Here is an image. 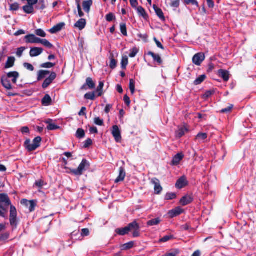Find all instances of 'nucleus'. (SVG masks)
<instances>
[{
  "label": "nucleus",
  "instance_id": "nucleus-32",
  "mask_svg": "<svg viewBox=\"0 0 256 256\" xmlns=\"http://www.w3.org/2000/svg\"><path fill=\"white\" fill-rule=\"evenodd\" d=\"M208 138L206 133L200 132L196 136V140H198L199 142H203Z\"/></svg>",
  "mask_w": 256,
  "mask_h": 256
},
{
  "label": "nucleus",
  "instance_id": "nucleus-46",
  "mask_svg": "<svg viewBox=\"0 0 256 256\" xmlns=\"http://www.w3.org/2000/svg\"><path fill=\"white\" fill-rule=\"evenodd\" d=\"M130 90L132 94H133L135 92V82L132 79H130Z\"/></svg>",
  "mask_w": 256,
  "mask_h": 256
},
{
  "label": "nucleus",
  "instance_id": "nucleus-50",
  "mask_svg": "<svg viewBox=\"0 0 256 256\" xmlns=\"http://www.w3.org/2000/svg\"><path fill=\"white\" fill-rule=\"evenodd\" d=\"M84 98L87 100H94L95 99V94L94 92H88L84 95Z\"/></svg>",
  "mask_w": 256,
  "mask_h": 256
},
{
  "label": "nucleus",
  "instance_id": "nucleus-22",
  "mask_svg": "<svg viewBox=\"0 0 256 256\" xmlns=\"http://www.w3.org/2000/svg\"><path fill=\"white\" fill-rule=\"evenodd\" d=\"M92 4V0H88L86 1H84L82 2V6L84 10L87 12L89 13L90 7Z\"/></svg>",
  "mask_w": 256,
  "mask_h": 256
},
{
  "label": "nucleus",
  "instance_id": "nucleus-9",
  "mask_svg": "<svg viewBox=\"0 0 256 256\" xmlns=\"http://www.w3.org/2000/svg\"><path fill=\"white\" fill-rule=\"evenodd\" d=\"M188 184L186 176L180 177L176 184V187L178 189H181L186 186Z\"/></svg>",
  "mask_w": 256,
  "mask_h": 256
},
{
  "label": "nucleus",
  "instance_id": "nucleus-7",
  "mask_svg": "<svg viewBox=\"0 0 256 256\" xmlns=\"http://www.w3.org/2000/svg\"><path fill=\"white\" fill-rule=\"evenodd\" d=\"M56 74L54 72H52L50 76L46 78L42 84V88L44 89L47 88L56 79Z\"/></svg>",
  "mask_w": 256,
  "mask_h": 256
},
{
  "label": "nucleus",
  "instance_id": "nucleus-55",
  "mask_svg": "<svg viewBox=\"0 0 256 256\" xmlns=\"http://www.w3.org/2000/svg\"><path fill=\"white\" fill-rule=\"evenodd\" d=\"M233 105L230 104L229 106H228L227 108H223L220 110L221 113H228L230 112L232 109L233 108Z\"/></svg>",
  "mask_w": 256,
  "mask_h": 256
},
{
  "label": "nucleus",
  "instance_id": "nucleus-13",
  "mask_svg": "<svg viewBox=\"0 0 256 256\" xmlns=\"http://www.w3.org/2000/svg\"><path fill=\"white\" fill-rule=\"evenodd\" d=\"M43 50V48H32L30 52V55L31 57H36L42 54Z\"/></svg>",
  "mask_w": 256,
  "mask_h": 256
},
{
  "label": "nucleus",
  "instance_id": "nucleus-17",
  "mask_svg": "<svg viewBox=\"0 0 256 256\" xmlns=\"http://www.w3.org/2000/svg\"><path fill=\"white\" fill-rule=\"evenodd\" d=\"M64 26H65L64 23V22L60 23V24H57L56 25L54 26L52 28H50V30L49 32L51 34H52L56 33V32L60 31Z\"/></svg>",
  "mask_w": 256,
  "mask_h": 256
},
{
  "label": "nucleus",
  "instance_id": "nucleus-4",
  "mask_svg": "<svg viewBox=\"0 0 256 256\" xmlns=\"http://www.w3.org/2000/svg\"><path fill=\"white\" fill-rule=\"evenodd\" d=\"M90 166L89 162L86 159H83L78 167L76 169L72 170V172L76 176H80L84 171L89 168Z\"/></svg>",
  "mask_w": 256,
  "mask_h": 256
},
{
  "label": "nucleus",
  "instance_id": "nucleus-19",
  "mask_svg": "<svg viewBox=\"0 0 256 256\" xmlns=\"http://www.w3.org/2000/svg\"><path fill=\"white\" fill-rule=\"evenodd\" d=\"M86 26V20L84 18H80L74 25V27L79 30H83Z\"/></svg>",
  "mask_w": 256,
  "mask_h": 256
},
{
  "label": "nucleus",
  "instance_id": "nucleus-43",
  "mask_svg": "<svg viewBox=\"0 0 256 256\" xmlns=\"http://www.w3.org/2000/svg\"><path fill=\"white\" fill-rule=\"evenodd\" d=\"M35 34L38 36L42 38H44L46 36V32L41 28L36 30H35Z\"/></svg>",
  "mask_w": 256,
  "mask_h": 256
},
{
  "label": "nucleus",
  "instance_id": "nucleus-61",
  "mask_svg": "<svg viewBox=\"0 0 256 256\" xmlns=\"http://www.w3.org/2000/svg\"><path fill=\"white\" fill-rule=\"evenodd\" d=\"M180 0H174L172 2L170 6L174 8H178L180 5Z\"/></svg>",
  "mask_w": 256,
  "mask_h": 256
},
{
  "label": "nucleus",
  "instance_id": "nucleus-6",
  "mask_svg": "<svg viewBox=\"0 0 256 256\" xmlns=\"http://www.w3.org/2000/svg\"><path fill=\"white\" fill-rule=\"evenodd\" d=\"M112 134L117 142H121L122 136L120 130L116 125L114 126L112 128Z\"/></svg>",
  "mask_w": 256,
  "mask_h": 256
},
{
  "label": "nucleus",
  "instance_id": "nucleus-49",
  "mask_svg": "<svg viewBox=\"0 0 256 256\" xmlns=\"http://www.w3.org/2000/svg\"><path fill=\"white\" fill-rule=\"evenodd\" d=\"M20 8V5L18 3L15 2L14 4H10V10L12 11L18 10Z\"/></svg>",
  "mask_w": 256,
  "mask_h": 256
},
{
  "label": "nucleus",
  "instance_id": "nucleus-31",
  "mask_svg": "<svg viewBox=\"0 0 256 256\" xmlns=\"http://www.w3.org/2000/svg\"><path fill=\"white\" fill-rule=\"evenodd\" d=\"M22 9L24 12L28 14H32L34 12V6L28 4L27 5L24 6L22 7Z\"/></svg>",
  "mask_w": 256,
  "mask_h": 256
},
{
  "label": "nucleus",
  "instance_id": "nucleus-33",
  "mask_svg": "<svg viewBox=\"0 0 256 256\" xmlns=\"http://www.w3.org/2000/svg\"><path fill=\"white\" fill-rule=\"evenodd\" d=\"M161 222L160 219L159 218L152 219L150 220H148L147 222V225L148 226H156L158 224Z\"/></svg>",
  "mask_w": 256,
  "mask_h": 256
},
{
  "label": "nucleus",
  "instance_id": "nucleus-35",
  "mask_svg": "<svg viewBox=\"0 0 256 256\" xmlns=\"http://www.w3.org/2000/svg\"><path fill=\"white\" fill-rule=\"evenodd\" d=\"M206 78V76L205 74L201 75L194 81V83L196 86L202 84Z\"/></svg>",
  "mask_w": 256,
  "mask_h": 256
},
{
  "label": "nucleus",
  "instance_id": "nucleus-25",
  "mask_svg": "<svg viewBox=\"0 0 256 256\" xmlns=\"http://www.w3.org/2000/svg\"><path fill=\"white\" fill-rule=\"evenodd\" d=\"M136 9L140 16H142L145 20H146L148 18V14H146L145 10L142 6H138Z\"/></svg>",
  "mask_w": 256,
  "mask_h": 256
},
{
  "label": "nucleus",
  "instance_id": "nucleus-60",
  "mask_svg": "<svg viewBox=\"0 0 256 256\" xmlns=\"http://www.w3.org/2000/svg\"><path fill=\"white\" fill-rule=\"evenodd\" d=\"M90 234V231L88 228H83L82 230L81 235L82 236H88Z\"/></svg>",
  "mask_w": 256,
  "mask_h": 256
},
{
  "label": "nucleus",
  "instance_id": "nucleus-47",
  "mask_svg": "<svg viewBox=\"0 0 256 256\" xmlns=\"http://www.w3.org/2000/svg\"><path fill=\"white\" fill-rule=\"evenodd\" d=\"M130 52L129 54L130 57L134 58L138 53V49L136 47H134L130 50Z\"/></svg>",
  "mask_w": 256,
  "mask_h": 256
},
{
  "label": "nucleus",
  "instance_id": "nucleus-34",
  "mask_svg": "<svg viewBox=\"0 0 256 256\" xmlns=\"http://www.w3.org/2000/svg\"><path fill=\"white\" fill-rule=\"evenodd\" d=\"M187 131L186 128H180L176 132V136L179 138L182 137Z\"/></svg>",
  "mask_w": 256,
  "mask_h": 256
},
{
  "label": "nucleus",
  "instance_id": "nucleus-38",
  "mask_svg": "<svg viewBox=\"0 0 256 256\" xmlns=\"http://www.w3.org/2000/svg\"><path fill=\"white\" fill-rule=\"evenodd\" d=\"M120 30L122 34L124 36H127L128 33H127V28L126 24L124 23H121L120 24Z\"/></svg>",
  "mask_w": 256,
  "mask_h": 256
},
{
  "label": "nucleus",
  "instance_id": "nucleus-26",
  "mask_svg": "<svg viewBox=\"0 0 256 256\" xmlns=\"http://www.w3.org/2000/svg\"><path fill=\"white\" fill-rule=\"evenodd\" d=\"M15 62V58L13 56L8 57L7 61L6 63L4 68H9L12 67L14 66Z\"/></svg>",
  "mask_w": 256,
  "mask_h": 256
},
{
  "label": "nucleus",
  "instance_id": "nucleus-21",
  "mask_svg": "<svg viewBox=\"0 0 256 256\" xmlns=\"http://www.w3.org/2000/svg\"><path fill=\"white\" fill-rule=\"evenodd\" d=\"M148 56H151L154 62H156L158 64H161L162 63V60L159 54H155L152 52H148Z\"/></svg>",
  "mask_w": 256,
  "mask_h": 256
},
{
  "label": "nucleus",
  "instance_id": "nucleus-16",
  "mask_svg": "<svg viewBox=\"0 0 256 256\" xmlns=\"http://www.w3.org/2000/svg\"><path fill=\"white\" fill-rule=\"evenodd\" d=\"M20 76L19 73L17 72H11L7 74L6 76L8 78H12V83L16 84L17 80Z\"/></svg>",
  "mask_w": 256,
  "mask_h": 256
},
{
  "label": "nucleus",
  "instance_id": "nucleus-11",
  "mask_svg": "<svg viewBox=\"0 0 256 256\" xmlns=\"http://www.w3.org/2000/svg\"><path fill=\"white\" fill-rule=\"evenodd\" d=\"M1 82L2 86L8 90L12 89V86L8 78L6 76H3L1 78Z\"/></svg>",
  "mask_w": 256,
  "mask_h": 256
},
{
  "label": "nucleus",
  "instance_id": "nucleus-41",
  "mask_svg": "<svg viewBox=\"0 0 256 256\" xmlns=\"http://www.w3.org/2000/svg\"><path fill=\"white\" fill-rule=\"evenodd\" d=\"M134 246V242H130L123 244L122 246V250H127L132 248Z\"/></svg>",
  "mask_w": 256,
  "mask_h": 256
},
{
  "label": "nucleus",
  "instance_id": "nucleus-5",
  "mask_svg": "<svg viewBox=\"0 0 256 256\" xmlns=\"http://www.w3.org/2000/svg\"><path fill=\"white\" fill-rule=\"evenodd\" d=\"M151 183L154 185V194H161L163 188L160 185V181L156 178H152L150 180Z\"/></svg>",
  "mask_w": 256,
  "mask_h": 256
},
{
  "label": "nucleus",
  "instance_id": "nucleus-12",
  "mask_svg": "<svg viewBox=\"0 0 256 256\" xmlns=\"http://www.w3.org/2000/svg\"><path fill=\"white\" fill-rule=\"evenodd\" d=\"M184 210L180 207L178 206L174 209L170 210L168 212V214L170 218H172L179 216L182 214Z\"/></svg>",
  "mask_w": 256,
  "mask_h": 256
},
{
  "label": "nucleus",
  "instance_id": "nucleus-15",
  "mask_svg": "<svg viewBox=\"0 0 256 256\" xmlns=\"http://www.w3.org/2000/svg\"><path fill=\"white\" fill-rule=\"evenodd\" d=\"M194 200L193 197L190 195H186L183 196L180 200V204L185 206L191 203Z\"/></svg>",
  "mask_w": 256,
  "mask_h": 256
},
{
  "label": "nucleus",
  "instance_id": "nucleus-57",
  "mask_svg": "<svg viewBox=\"0 0 256 256\" xmlns=\"http://www.w3.org/2000/svg\"><path fill=\"white\" fill-rule=\"evenodd\" d=\"M106 20L108 22H112L115 18V16L112 13H109L106 16Z\"/></svg>",
  "mask_w": 256,
  "mask_h": 256
},
{
  "label": "nucleus",
  "instance_id": "nucleus-3",
  "mask_svg": "<svg viewBox=\"0 0 256 256\" xmlns=\"http://www.w3.org/2000/svg\"><path fill=\"white\" fill-rule=\"evenodd\" d=\"M42 138L40 136L36 137L32 142L30 140H26L24 142V146L29 152L36 150L40 146Z\"/></svg>",
  "mask_w": 256,
  "mask_h": 256
},
{
  "label": "nucleus",
  "instance_id": "nucleus-53",
  "mask_svg": "<svg viewBox=\"0 0 256 256\" xmlns=\"http://www.w3.org/2000/svg\"><path fill=\"white\" fill-rule=\"evenodd\" d=\"M24 68H26V70L32 72L34 70V68L33 66L29 63L24 62Z\"/></svg>",
  "mask_w": 256,
  "mask_h": 256
},
{
  "label": "nucleus",
  "instance_id": "nucleus-51",
  "mask_svg": "<svg viewBox=\"0 0 256 256\" xmlns=\"http://www.w3.org/2000/svg\"><path fill=\"white\" fill-rule=\"evenodd\" d=\"M55 64H53L52 62H48L46 63H44L40 65L41 68H52L55 66Z\"/></svg>",
  "mask_w": 256,
  "mask_h": 256
},
{
  "label": "nucleus",
  "instance_id": "nucleus-56",
  "mask_svg": "<svg viewBox=\"0 0 256 256\" xmlns=\"http://www.w3.org/2000/svg\"><path fill=\"white\" fill-rule=\"evenodd\" d=\"M26 49L25 47H20L17 49L16 55L18 57H21L24 51Z\"/></svg>",
  "mask_w": 256,
  "mask_h": 256
},
{
  "label": "nucleus",
  "instance_id": "nucleus-29",
  "mask_svg": "<svg viewBox=\"0 0 256 256\" xmlns=\"http://www.w3.org/2000/svg\"><path fill=\"white\" fill-rule=\"evenodd\" d=\"M50 72L48 70H40L38 72V80H40L44 78L47 75L49 74Z\"/></svg>",
  "mask_w": 256,
  "mask_h": 256
},
{
  "label": "nucleus",
  "instance_id": "nucleus-62",
  "mask_svg": "<svg viewBox=\"0 0 256 256\" xmlns=\"http://www.w3.org/2000/svg\"><path fill=\"white\" fill-rule=\"evenodd\" d=\"M44 181L41 180L36 181L35 183L36 186L39 188H42L44 186Z\"/></svg>",
  "mask_w": 256,
  "mask_h": 256
},
{
  "label": "nucleus",
  "instance_id": "nucleus-18",
  "mask_svg": "<svg viewBox=\"0 0 256 256\" xmlns=\"http://www.w3.org/2000/svg\"><path fill=\"white\" fill-rule=\"evenodd\" d=\"M184 155L182 153H178L175 155L172 161V164L174 166L178 165L180 161L183 158Z\"/></svg>",
  "mask_w": 256,
  "mask_h": 256
},
{
  "label": "nucleus",
  "instance_id": "nucleus-1",
  "mask_svg": "<svg viewBox=\"0 0 256 256\" xmlns=\"http://www.w3.org/2000/svg\"><path fill=\"white\" fill-rule=\"evenodd\" d=\"M9 206H10V224L16 228L18 226L16 209L12 204L10 198L6 194H0V208L8 213Z\"/></svg>",
  "mask_w": 256,
  "mask_h": 256
},
{
  "label": "nucleus",
  "instance_id": "nucleus-36",
  "mask_svg": "<svg viewBox=\"0 0 256 256\" xmlns=\"http://www.w3.org/2000/svg\"><path fill=\"white\" fill-rule=\"evenodd\" d=\"M104 86V83L103 82H100L98 86L96 88V92H98V96H100L103 94L102 89Z\"/></svg>",
  "mask_w": 256,
  "mask_h": 256
},
{
  "label": "nucleus",
  "instance_id": "nucleus-2",
  "mask_svg": "<svg viewBox=\"0 0 256 256\" xmlns=\"http://www.w3.org/2000/svg\"><path fill=\"white\" fill-rule=\"evenodd\" d=\"M140 227L136 221H134L124 228L116 229L115 232L120 236H124L130 232H132L133 237L136 238L140 236Z\"/></svg>",
  "mask_w": 256,
  "mask_h": 256
},
{
  "label": "nucleus",
  "instance_id": "nucleus-44",
  "mask_svg": "<svg viewBox=\"0 0 256 256\" xmlns=\"http://www.w3.org/2000/svg\"><path fill=\"white\" fill-rule=\"evenodd\" d=\"M214 90H207L205 92V93L202 96V98L204 99H207L210 96H211L212 94H214Z\"/></svg>",
  "mask_w": 256,
  "mask_h": 256
},
{
  "label": "nucleus",
  "instance_id": "nucleus-42",
  "mask_svg": "<svg viewBox=\"0 0 256 256\" xmlns=\"http://www.w3.org/2000/svg\"><path fill=\"white\" fill-rule=\"evenodd\" d=\"M176 198V193L174 192H168L165 196L166 200H172L175 199Z\"/></svg>",
  "mask_w": 256,
  "mask_h": 256
},
{
  "label": "nucleus",
  "instance_id": "nucleus-30",
  "mask_svg": "<svg viewBox=\"0 0 256 256\" xmlns=\"http://www.w3.org/2000/svg\"><path fill=\"white\" fill-rule=\"evenodd\" d=\"M52 120L49 119L46 122V123L48 124V126H47V128L49 130H58L60 128L59 126L58 125H56L54 124H52L51 122Z\"/></svg>",
  "mask_w": 256,
  "mask_h": 256
},
{
  "label": "nucleus",
  "instance_id": "nucleus-63",
  "mask_svg": "<svg viewBox=\"0 0 256 256\" xmlns=\"http://www.w3.org/2000/svg\"><path fill=\"white\" fill-rule=\"evenodd\" d=\"M138 36L140 38H141L142 39L144 42H147L148 38V35L147 34H138Z\"/></svg>",
  "mask_w": 256,
  "mask_h": 256
},
{
  "label": "nucleus",
  "instance_id": "nucleus-40",
  "mask_svg": "<svg viewBox=\"0 0 256 256\" xmlns=\"http://www.w3.org/2000/svg\"><path fill=\"white\" fill-rule=\"evenodd\" d=\"M38 4L36 6V8L38 10H43L46 8V6L45 4V2L44 0H40L38 2Z\"/></svg>",
  "mask_w": 256,
  "mask_h": 256
},
{
  "label": "nucleus",
  "instance_id": "nucleus-24",
  "mask_svg": "<svg viewBox=\"0 0 256 256\" xmlns=\"http://www.w3.org/2000/svg\"><path fill=\"white\" fill-rule=\"evenodd\" d=\"M218 74L219 76L222 78L225 82L228 80L230 76L229 73L228 71L224 70H218Z\"/></svg>",
  "mask_w": 256,
  "mask_h": 256
},
{
  "label": "nucleus",
  "instance_id": "nucleus-54",
  "mask_svg": "<svg viewBox=\"0 0 256 256\" xmlns=\"http://www.w3.org/2000/svg\"><path fill=\"white\" fill-rule=\"evenodd\" d=\"M94 122L96 124L99 126H102L104 125V120L98 117L94 119Z\"/></svg>",
  "mask_w": 256,
  "mask_h": 256
},
{
  "label": "nucleus",
  "instance_id": "nucleus-14",
  "mask_svg": "<svg viewBox=\"0 0 256 256\" xmlns=\"http://www.w3.org/2000/svg\"><path fill=\"white\" fill-rule=\"evenodd\" d=\"M21 204H25L26 206H28L30 212H32L34 210V207L36 206V204L34 200H21Z\"/></svg>",
  "mask_w": 256,
  "mask_h": 256
},
{
  "label": "nucleus",
  "instance_id": "nucleus-45",
  "mask_svg": "<svg viewBox=\"0 0 256 256\" xmlns=\"http://www.w3.org/2000/svg\"><path fill=\"white\" fill-rule=\"evenodd\" d=\"M128 64V58L126 56H123L121 62L122 68L125 69Z\"/></svg>",
  "mask_w": 256,
  "mask_h": 256
},
{
  "label": "nucleus",
  "instance_id": "nucleus-37",
  "mask_svg": "<svg viewBox=\"0 0 256 256\" xmlns=\"http://www.w3.org/2000/svg\"><path fill=\"white\" fill-rule=\"evenodd\" d=\"M110 67L112 69H114L116 66L117 62H116V60L114 58V54H110Z\"/></svg>",
  "mask_w": 256,
  "mask_h": 256
},
{
  "label": "nucleus",
  "instance_id": "nucleus-52",
  "mask_svg": "<svg viewBox=\"0 0 256 256\" xmlns=\"http://www.w3.org/2000/svg\"><path fill=\"white\" fill-rule=\"evenodd\" d=\"M42 44L49 48H51L53 47V45L46 39H43Z\"/></svg>",
  "mask_w": 256,
  "mask_h": 256
},
{
  "label": "nucleus",
  "instance_id": "nucleus-64",
  "mask_svg": "<svg viewBox=\"0 0 256 256\" xmlns=\"http://www.w3.org/2000/svg\"><path fill=\"white\" fill-rule=\"evenodd\" d=\"M178 250H176L172 252L167 253L166 254V256H176L178 254Z\"/></svg>",
  "mask_w": 256,
  "mask_h": 256
},
{
  "label": "nucleus",
  "instance_id": "nucleus-48",
  "mask_svg": "<svg viewBox=\"0 0 256 256\" xmlns=\"http://www.w3.org/2000/svg\"><path fill=\"white\" fill-rule=\"evenodd\" d=\"M174 238L173 236L170 235V236H164L162 238L160 239L159 242H166Z\"/></svg>",
  "mask_w": 256,
  "mask_h": 256
},
{
  "label": "nucleus",
  "instance_id": "nucleus-28",
  "mask_svg": "<svg viewBox=\"0 0 256 256\" xmlns=\"http://www.w3.org/2000/svg\"><path fill=\"white\" fill-rule=\"evenodd\" d=\"M36 36L34 34H30L24 36V40L26 43L34 44Z\"/></svg>",
  "mask_w": 256,
  "mask_h": 256
},
{
  "label": "nucleus",
  "instance_id": "nucleus-58",
  "mask_svg": "<svg viewBox=\"0 0 256 256\" xmlns=\"http://www.w3.org/2000/svg\"><path fill=\"white\" fill-rule=\"evenodd\" d=\"M92 144V141L90 138H88L84 142V148H88Z\"/></svg>",
  "mask_w": 256,
  "mask_h": 256
},
{
  "label": "nucleus",
  "instance_id": "nucleus-8",
  "mask_svg": "<svg viewBox=\"0 0 256 256\" xmlns=\"http://www.w3.org/2000/svg\"><path fill=\"white\" fill-rule=\"evenodd\" d=\"M205 56L204 53L199 52L196 54L192 58V62L196 66H200L204 60Z\"/></svg>",
  "mask_w": 256,
  "mask_h": 256
},
{
  "label": "nucleus",
  "instance_id": "nucleus-10",
  "mask_svg": "<svg viewBox=\"0 0 256 256\" xmlns=\"http://www.w3.org/2000/svg\"><path fill=\"white\" fill-rule=\"evenodd\" d=\"M88 86L89 89H94L95 88L96 84L93 81L92 79L91 78H88L86 79V82L80 88L82 90H86V86Z\"/></svg>",
  "mask_w": 256,
  "mask_h": 256
},
{
  "label": "nucleus",
  "instance_id": "nucleus-23",
  "mask_svg": "<svg viewBox=\"0 0 256 256\" xmlns=\"http://www.w3.org/2000/svg\"><path fill=\"white\" fill-rule=\"evenodd\" d=\"M52 100L49 94H46L42 100V104L44 106H49L51 105Z\"/></svg>",
  "mask_w": 256,
  "mask_h": 256
},
{
  "label": "nucleus",
  "instance_id": "nucleus-27",
  "mask_svg": "<svg viewBox=\"0 0 256 256\" xmlns=\"http://www.w3.org/2000/svg\"><path fill=\"white\" fill-rule=\"evenodd\" d=\"M153 8L156 14L159 17V18L162 20H164L165 18L162 10L160 8L156 6L155 4L154 5Z\"/></svg>",
  "mask_w": 256,
  "mask_h": 256
},
{
  "label": "nucleus",
  "instance_id": "nucleus-20",
  "mask_svg": "<svg viewBox=\"0 0 256 256\" xmlns=\"http://www.w3.org/2000/svg\"><path fill=\"white\" fill-rule=\"evenodd\" d=\"M126 176V172L123 168L120 167L119 170V176L116 179L115 182L118 183L120 182L123 181Z\"/></svg>",
  "mask_w": 256,
  "mask_h": 256
},
{
  "label": "nucleus",
  "instance_id": "nucleus-39",
  "mask_svg": "<svg viewBox=\"0 0 256 256\" xmlns=\"http://www.w3.org/2000/svg\"><path fill=\"white\" fill-rule=\"evenodd\" d=\"M85 132L82 128H78L76 132V136L78 138H82L84 137Z\"/></svg>",
  "mask_w": 256,
  "mask_h": 256
},
{
  "label": "nucleus",
  "instance_id": "nucleus-59",
  "mask_svg": "<svg viewBox=\"0 0 256 256\" xmlns=\"http://www.w3.org/2000/svg\"><path fill=\"white\" fill-rule=\"evenodd\" d=\"M185 2L187 4H192L198 6V2L196 0H185Z\"/></svg>",
  "mask_w": 256,
  "mask_h": 256
}]
</instances>
